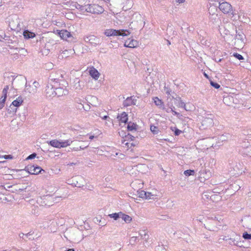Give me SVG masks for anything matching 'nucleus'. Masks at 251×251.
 <instances>
[{
    "label": "nucleus",
    "instance_id": "19",
    "mask_svg": "<svg viewBox=\"0 0 251 251\" xmlns=\"http://www.w3.org/2000/svg\"><path fill=\"white\" fill-rule=\"evenodd\" d=\"M37 90L36 88L32 87V85L25 84V92L27 94H34L36 93Z\"/></svg>",
    "mask_w": 251,
    "mask_h": 251
},
{
    "label": "nucleus",
    "instance_id": "57",
    "mask_svg": "<svg viewBox=\"0 0 251 251\" xmlns=\"http://www.w3.org/2000/svg\"><path fill=\"white\" fill-rule=\"evenodd\" d=\"M172 113L174 115L176 116L177 117H179L180 115L179 113L176 112V111H174L173 112H172Z\"/></svg>",
    "mask_w": 251,
    "mask_h": 251
},
{
    "label": "nucleus",
    "instance_id": "55",
    "mask_svg": "<svg viewBox=\"0 0 251 251\" xmlns=\"http://www.w3.org/2000/svg\"><path fill=\"white\" fill-rule=\"evenodd\" d=\"M39 83L37 81L33 82L32 86V87H35L37 89V87L39 86Z\"/></svg>",
    "mask_w": 251,
    "mask_h": 251
},
{
    "label": "nucleus",
    "instance_id": "8",
    "mask_svg": "<svg viewBox=\"0 0 251 251\" xmlns=\"http://www.w3.org/2000/svg\"><path fill=\"white\" fill-rule=\"evenodd\" d=\"M63 78V74L61 71L56 72H52L50 76V82L58 83L62 80Z\"/></svg>",
    "mask_w": 251,
    "mask_h": 251
},
{
    "label": "nucleus",
    "instance_id": "6",
    "mask_svg": "<svg viewBox=\"0 0 251 251\" xmlns=\"http://www.w3.org/2000/svg\"><path fill=\"white\" fill-rule=\"evenodd\" d=\"M9 26L13 30L18 31L21 29L19 19L17 16H14L9 18Z\"/></svg>",
    "mask_w": 251,
    "mask_h": 251
},
{
    "label": "nucleus",
    "instance_id": "12",
    "mask_svg": "<svg viewBox=\"0 0 251 251\" xmlns=\"http://www.w3.org/2000/svg\"><path fill=\"white\" fill-rule=\"evenodd\" d=\"M28 172L31 175H38L41 173L42 171L45 172L40 167L38 166L30 165L26 167Z\"/></svg>",
    "mask_w": 251,
    "mask_h": 251
},
{
    "label": "nucleus",
    "instance_id": "41",
    "mask_svg": "<svg viewBox=\"0 0 251 251\" xmlns=\"http://www.w3.org/2000/svg\"><path fill=\"white\" fill-rule=\"evenodd\" d=\"M237 241L235 239L229 238L228 241V243L231 245H237Z\"/></svg>",
    "mask_w": 251,
    "mask_h": 251
},
{
    "label": "nucleus",
    "instance_id": "29",
    "mask_svg": "<svg viewBox=\"0 0 251 251\" xmlns=\"http://www.w3.org/2000/svg\"><path fill=\"white\" fill-rule=\"evenodd\" d=\"M103 112H104V111H102V112L97 111L94 113V115L99 116L103 120H107V119H110V118L107 115H104L103 114Z\"/></svg>",
    "mask_w": 251,
    "mask_h": 251
},
{
    "label": "nucleus",
    "instance_id": "53",
    "mask_svg": "<svg viewBox=\"0 0 251 251\" xmlns=\"http://www.w3.org/2000/svg\"><path fill=\"white\" fill-rule=\"evenodd\" d=\"M6 98L7 97H6L5 96H2V97L0 99V103H1L2 104H4Z\"/></svg>",
    "mask_w": 251,
    "mask_h": 251
},
{
    "label": "nucleus",
    "instance_id": "39",
    "mask_svg": "<svg viewBox=\"0 0 251 251\" xmlns=\"http://www.w3.org/2000/svg\"><path fill=\"white\" fill-rule=\"evenodd\" d=\"M139 197L143 199H145L146 196L147 195L146 192L144 190H138L137 191Z\"/></svg>",
    "mask_w": 251,
    "mask_h": 251
},
{
    "label": "nucleus",
    "instance_id": "63",
    "mask_svg": "<svg viewBox=\"0 0 251 251\" xmlns=\"http://www.w3.org/2000/svg\"><path fill=\"white\" fill-rule=\"evenodd\" d=\"M4 104L0 103V109H2L4 107Z\"/></svg>",
    "mask_w": 251,
    "mask_h": 251
},
{
    "label": "nucleus",
    "instance_id": "52",
    "mask_svg": "<svg viewBox=\"0 0 251 251\" xmlns=\"http://www.w3.org/2000/svg\"><path fill=\"white\" fill-rule=\"evenodd\" d=\"M182 132V131L178 129V128H175V135H176V136H178Z\"/></svg>",
    "mask_w": 251,
    "mask_h": 251
},
{
    "label": "nucleus",
    "instance_id": "49",
    "mask_svg": "<svg viewBox=\"0 0 251 251\" xmlns=\"http://www.w3.org/2000/svg\"><path fill=\"white\" fill-rule=\"evenodd\" d=\"M210 84L216 89H218L220 87V85L218 83L213 81H210Z\"/></svg>",
    "mask_w": 251,
    "mask_h": 251
},
{
    "label": "nucleus",
    "instance_id": "22",
    "mask_svg": "<svg viewBox=\"0 0 251 251\" xmlns=\"http://www.w3.org/2000/svg\"><path fill=\"white\" fill-rule=\"evenodd\" d=\"M23 35L25 38L30 39L34 38L35 36V34L28 30H25L23 32Z\"/></svg>",
    "mask_w": 251,
    "mask_h": 251
},
{
    "label": "nucleus",
    "instance_id": "47",
    "mask_svg": "<svg viewBox=\"0 0 251 251\" xmlns=\"http://www.w3.org/2000/svg\"><path fill=\"white\" fill-rule=\"evenodd\" d=\"M9 90V86L8 85H6L4 89H3L2 90V96H5L6 97H7V92H8V90Z\"/></svg>",
    "mask_w": 251,
    "mask_h": 251
},
{
    "label": "nucleus",
    "instance_id": "38",
    "mask_svg": "<svg viewBox=\"0 0 251 251\" xmlns=\"http://www.w3.org/2000/svg\"><path fill=\"white\" fill-rule=\"evenodd\" d=\"M150 129L154 134H157L159 132L158 127L156 126L153 125L151 126Z\"/></svg>",
    "mask_w": 251,
    "mask_h": 251
},
{
    "label": "nucleus",
    "instance_id": "60",
    "mask_svg": "<svg viewBox=\"0 0 251 251\" xmlns=\"http://www.w3.org/2000/svg\"><path fill=\"white\" fill-rule=\"evenodd\" d=\"M170 108L171 110H172V111H171V112H173L174 110V109H175V106H174L173 105H172L171 106H170Z\"/></svg>",
    "mask_w": 251,
    "mask_h": 251
},
{
    "label": "nucleus",
    "instance_id": "42",
    "mask_svg": "<svg viewBox=\"0 0 251 251\" xmlns=\"http://www.w3.org/2000/svg\"><path fill=\"white\" fill-rule=\"evenodd\" d=\"M88 146H89L88 145H87L86 146H84V145L80 146L79 147L73 148L72 149V151H78V150H84V149L87 148L88 147Z\"/></svg>",
    "mask_w": 251,
    "mask_h": 251
},
{
    "label": "nucleus",
    "instance_id": "33",
    "mask_svg": "<svg viewBox=\"0 0 251 251\" xmlns=\"http://www.w3.org/2000/svg\"><path fill=\"white\" fill-rule=\"evenodd\" d=\"M139 235L143 239H144L145 240H147L149 238L148 233L145 230H140Z\"/></svg>",
    "mask_w": 251,
    "mask_h": 251
},
{
    "label": "nucleus",
    "instance_id": "35",
    "mask_svg": "<svg viewBox=\"0 0 251 251\" xmlns=\"http://www.w3.org/2000/svg\"><path fill=\"white\" fill-rule=\"evenodd\" d=\"M120 214H121V212L110 214L108 215V216L111 218L114 219L115 220H117L119 218H121Z\"/></svg>",
    "mask_w": 251,
    "mask_h": 251
},
{
    "label": "nucleus",
    "instance_id": "51",
    "mask_svg": "<svg viewBox=\"0 0 251 251\" xmlns=\"http://www.w3.org/2000/svg\"><path fill=\"white\" fill-rule=\"evenodd\" d=\"M36 153L34 152L32 154H31L30 155H29L26 158V160H30V159H32L33 158H34L36 156Z\"/></svg>",
    "mask_w": 251,
    "mask_h": 251
},
{
    "label": "nucleus",
    "instance_id": "40",
    "mask_svg": "<svg viewBox=\"0 0 251 251\" xmlns=\"http://www.w3.org/2000/svg\"><path fill=\"white\" fill-rule=\"evenodd\" d=\"M195 171L194 170H187L184 171V174L186 176H193L194 175Z\"/></svg>",
    "mask_w": 251,
    "mask_h": 251
},
{
    "label": "nucleus",
    "instance_id": "48",
    "mask_svg": "<svg viewBox=\"0 0 251 251\" xmlns=\"http://www.w3.org/2000/svg\"><path fill=\"white\" fill-rule=\"evenodd\" d=\"M146 194H147V195L146 196V197H145V199L150 200V199H153L154 195L151 194V193L146 192Z\"/></svg>",
    "mask_w": 251,
    "mask_h": 251
},
{
    "label": "nucleus",
    "instance_id": "44",
    "mask_svg": "<svg viewBox=\"0 0 251 251\" xmlns=\"http://www.w3.org/2000/svg\"><path fill=\"white\" fill-rule=\"evenodd\" d=\"M243 237L245 240H251V234H249L247 232H245L243 234Z\"/></svg>",
    "mask_w": 251,
    "mask_h": 251
},
{
    "label": "nucleus",
    "instance_id": "56",
    "mask_svg": "<svg viewBox=\"0 0 251 251\" xmlns=\"http://www.w3.org/2000/svg\"><path fill=\"white\" fill-rule=\"evenodd\" d=\"M137 239V237H136V236H133V237H132L131 238L130 241L131 242H136Z\"/></svg>",
    "mask_w": 251,
    "mask_h": 251
},
{
    "label": "nucleus",
    "instance_id": "24",
    "mask_svg": "<svg viewBox=\"0 0 251 251\" xmlns=\"http://www.w3.org/2000/svg\"><path fill=\"white\" fill-rule=\"evenodd\" d=\"M121 218L126 223H129L132 221V218L129 215L124 214L121 212L120 214Z\"/></svg>",
    "mask_w": 251,
    "mask_h": 251
},
{
    "label": "nucleus",
    "instance_id": "14",
    "mask_svg": "<svg viewBox=\"0 0 251 251\" xmlns=\"http://www.w3.org/2000/svg\"><path fill=\"white\" fill-rule=\"evenodd\" d=\"M55 94L57 97H62L63 96H66L68 94V91L66 88L63 87H58L55 86Z\"/></svg>",
    "mask_w": 251,
    "mask_h": 251
},
{
    "label": "nucleus",
    "instance_id": "15",
    "mask_svg": "<svg viewBox=\"0 0 251 251\" xmlns=\"http://www.w3.org/2000/svg\"><path fill=\"white\" fill-rule=\"evenodd\" d=\"M83 178L80 176H77L73 178V183L75 187L81 188L84 186L83 184Z\"/></svg>",
    "mask_w": 251,
    "mask_h": 251
},
{
    "label": "nucleus",
    "instance_id": "21",
    "mask_svg": "<svg viewBox=\"0 0 251 251\" xmlns=\"http://www.w3.org/2000/svg\"><path fill=\"white\" fill-rule=\"evenodd\" d=\"M90 75L94 79H98L100 76V73L95 68H93L89 71Z\"/></svg>",
    "mask_w": 251,
    "mask_h": 251
},
{
    "label": "nucleus",
    "instance_id": "37",
    "mask_svg": "<svg viewBox=\"0 0 251 251\" xmlns=\"http://www.w3.org/2000/svg\"><path fill=\"white\" fill-rule=\"evenodd\" d=\"M137 125L134 123H129L127 126V130L129 131H132L136 130Z\"/></svg>",
    "mask_w": 251,
    "mask_h": 251
},
{
    "label": "nucleus",
    "instance_id": "62",
    "mask_svg": "<svg viewBox=\"0 0 251 251\" xmlns=\"http://www.w3.org/2000/svg\"><path fill=\"white\" fill-rule=\"evenodd\" d=\"M95 137L94 135H90L89 138L90 140H93Z\"/></svg>",
    "mask_w": 251,
    "mask_h": 251
},
{
    "label": "nucleus",
    "instance_id": "3",
    "mask_svg": "<svg viewBox=\"0 0 251 251\" xmlns=\"http://www.w3.org/2000/svg\"><path fill=\"white\" fill-rule=\"evenodd\" d=\"M219 9L224 14L232 15L233 17L236 15L235 11L233 10L231 5L227 2H223L219 3Z\"/></svg>",
    "mask_w": 251,
    "mask_h": 251
},
{
    "label": "nucleus",
    "instance_id": "27",
    "mask_svg": "<svg viewBox=\"0 0 251 251\" xmlns=\"http://www.w3.org/2000/svg\"><path fill=\"white\" fill-rule=\"evenodd\" d=\"M229 135L228 134H223L219 136L218 138V143L221 144V143H223L225 141H226L228 139V136Z\"/></svg>",
    "mask_w": 251,
    "mask_h": 251
},
{
    "label": "nucleus",
    "instance_id": "54",
    "mask_svg": "<svg viewBox=\"0 0 251 251\" xmlns=\"http://www.w3.org/2000/svg\"><path fill=\"white\" fill-rule=\"evenodd\" d=\"M3 157L5 159H12L13 158V156L11 155H5L3 156Z\"/></svg>",
    "mask_w": 251,
    "mask_h": 251
},
{
    "label": "nucleus",
    "instance_id": "10",
    "mask_svg": "<svg viewBox=\"0 0 251 251\" xmlns=\"http://www.w3.org/2000/svg\"><path fill=\"white\" fill-rule=\"evenodd\" d=\"M236 34L235 37V45L238 44L240 47H243L245 43V35L241 31H236Z\"/></svg>",
    "mask_w": 251,
    "mask_h": 251
},
{
    "label": "nucleus",
    "instance_id": "26",
    "mask_svg": "<svg viewBox=\"0 0 251 251\" xmlns=\"http://www.w3.org/2000/svg\"><path fill=\"white\" fill-rule=\"evenodd\" d=\"M209 19L213 24L218 23L220 21V19L218 14H213L209 16Z\"/></svg>",
    "mask_w": 251,
    "mask_h": 251
},
{
    "label": "nucleus",
    "instance_id": "11",
    "mask_svg": "<svg viewBox=\"0 0 251 251\" xmlns=\"http://www.w3.org/2000/svg\"><path fill=\"white\" fill-rule=\"evenodd\" d=\"M56 32L62 39L71 41L74 38L71 33L66 30H57Z\"/></svg>",
    "mask_w": 251,
    "mask_h": 251
},
{
    "label": "nucleus",
    "instance_id": "23",
    "mask_svg": "<svg viewBox=\"0 0 251 251\" xmlns=\"http://www.w3.org/2000/svg\"><path fill=\"white\" fill-rule=\"evenodd\" d=\"M121 123H126L128 120L127 114L126 112H123L120 116H118L117 118H119Z\"/></svg>",
    "mask_w": 251,
    "mask_h": 251
},
{
    "label": "nucleus",
    "instance_id": "20",
    "mask_svg": "<svg viewBox=\"0 0 251 251\" xmlns=\"http://www.w3.org/2000/svg\"><path fill=\"white\" fill-rule=\"evenodd\" d=\"M154 102L155 104L159 108L161 109H165V107L164 106L163 102L161 100L159 99L157 97H155L153 99Z\"/></svg>",
    "mask_w": 251,
    "mask_h": 251
},
{
    "label": "nucleus",
    "instance_id": "36",
    "mask_svg": "<svg viewBox=\"0 0 251 251\" xmlns=\"http://www.w3.org/2000/svg\"><path fill=\"white\" fill-rule=\"evenodd\" d=\"M219 31L220 33L222 35L223 34L225 35H228L230 34V32L228 30L226 29L224 27H220L219 26Z\"/></svg>",
    "mask_w": 251,
    "mask_h": 251
},
{
    "label": "nucleus",
    "instance_id": "43",
    "mask_svg": "<svg viewBox=\"0 0 251 251\" xmlns=\"http://www.w3.org/2000/svg\"><path fill=\"white\" fill-rule=\"evenodd\" d=\"M88 146H89L88 145H87L86 146H84V145L80 146L79 147L73 148L72 149V151H78V150H84V149L87 148L88 147Z\"/></svg>",
    "mask_w": 251,
    "mask_h": 251
},
{
    "label": "nucleus",
    "instance_id": "25",
    "mask_svg": "<svg viewBox=\"0 0 251 251\" xmlns=\"http://www.w3.org/2000/svg\"><path fill=\"white\" fill-rule=\"evenodd\" d=\"M75 7L78 10H79L80 12L84 13L85 12H87L86 9V4L84 5H80L78 3H75L74 5Z\"/></svg>",
    "mask_w": 251,
    "mask_h": 251
},
{
    "label": "nucleus",
    "instance_id": "9",
    "mask_svg": "<svg viewBox=\"0 0 251 251\" xmlns=\"http://www.w3.org/2000/svg\"><path fill=\"white\" fill-rule=\"evenodd\" d=\"M55 86H53V84L49 82L45 88V94L47 98H52L56 96L55 94Z\"/></svg>",
    "mask_w": 251,
    "mask_h": 251
},
{
    "label": "nucleus",
    "instance_id": "13",
    "mask_svg": "<svg viewBox=\"0 0 251 251\" xmlns=\"http://www.w3.org/2000/svg\"><path fill=\"white\" fill-rule=\"evenodd\" d=\"M137 101V99L135 98V97L134 96L127 97L126 100H125L123 103V105L124 107H128L131 105H134L136 104Z\"/></svg>",
    "mask_w": 251,
    "mask_h": 251
},
{
    "label": "nucleus",
    "instance_id": "2",
    "mask_svg": "<svg viewBox=\"0 0 251 251\" xmlns=\"http://www.w3.org/2000/svg\"><path fill=\"white\" fill-rule=\"evenodd\" d=\"M36 202L40 206H50L53 205V198L50 195L43 196L37 198Z\"/></svg>",
    "mask_w": 251,
    "mask_h": 251
},
{
    "label": "nucleus",
    "instance_id": "16",
    "mask_svg": "<svg viewBox=\"0 0 251 251\" xmlns=\"http://www.w3.org/2000/svg\"><path fill=\"white\" fill-rule=\"evenodd\" d=\"M211 176V173L209 171L205 169H202L199 172V177L203 180H206L209 178Z\"/></svg>",
    "mask_w": 251,
    "mask_h": 251
},
{
    "label": "nucleus",
    "instance_id": "32",
    "mask_svg": "<svg viewBox=\"0 0 251 251\" xmlns=\"http://www.w3.org/2000/svg\"><path fill=\"white\" fill-rule=\"evenodd\" d=\"M22 102L23 100H22V98L18 97L16 100H14L12 102V104L15 107H18L22 104Z\"/></svg>",
    "mask_w": 251,
    "mask_h": 251
},
{
    "label": "nucleus",
    "instance_id": "45",
    "mask_svg": "<svg viewBox=\"0 0 251 251\" xmlns=\"http://www.w3.org/2000/svg\"><path fill=\"white\" fill-rule=\"evenodd\" d=\"M233 56L234 57H235L236 58H237L238 60H244V59L243 56L242 55H241V54H239V53H238L237 52L234 53L233 54Z\"/></svg>",
    "mask_w": 251,
    "mask_h": 251
},
{
    "label": "nucleus",
    "instance_id": "34",
    "mask_svg": "<svg viewBox=\"0 0 251 251\" xmlns=\"http://www.w3.org/2000/svg\"><path fill=\"white\" fill-rule=\"evenodd\" d=\"M72 142L73 141L70 140H67L65 141H60V148L69 146L72 143Z\"/></svg>",
    "mask_w": 251,
    "mask_h": 251
},
{
    "label": "nucleus",
    "instance_id": "1",
    "mask_svg": "<svg viewBox=\"0 0 251 251\" xmlns=\"http://www.w3.org/2000/svg\"><path fill=\"white\" fill-rule=\"evenodd\" d=\"M130 34V31L127 29L116 30L114 29H108L105 30L104 34L108 37L111 36H126Z\"/></svg>",
    "mask_w": 251,
    "mask_h": 251
},
{
    "label": "nucleus",
    "instance_id": "17",
    "mask_svg": "<svg viewBox=\"0 0 251 251\" xmlns=\"http://www.w3.org/2000/svg\"><path fill=\"white\" fill-rule=\"evenodd\" d=\"M172 98L176 100L175 104L177 107H182L185 110H188L186 107L185 103L181 100L180 97H178L175 98L174 96H172Z\"/></svg>",
    "mask_w": 251,
    "mask_h": 251
},
{
    "label": "nucleus",
    "instance_id": "61",
    "mask_svg": "<svg viewBox=\"0 0 251 251\" xmlns=\"http://www.w3.org/2000/svg\"><path fill=\"white\" fill-rule=\"evenodd\" d=\"M185 0H177V2L179 3H183L184 1H185Z\"/></svg>",
    "mask_w": 251,
    "mask_h": 251
},
{
    "label": "nucleus",
    "instance_id": "4",
    "mask_svg": "<svg viewBox=\"0 0 251 251\" xmlns=\"http://www.w3.org/2000/svg\"><path fill=\"white\" fill-rule=\"evenodd\" d=\"M214 125L213 116L212 115L208 116V117H204L202 118L201 122V125L200 126V128L201 130L206 129L212 127Z\"/></svg>",
    "mask_w": 251,
    "mask_h": 251
},
{
    "label": "nucleus",
    "instance_id": "46",
    "mask_svg": "<svg viewBox=\"0 0 251 251\" xmlns=\"http://www.w3.org/2000/svg\"><path fill=\"white\" fill-rule=\"evenodd\" d=\"M156 251H166V249L163 245H158L155 247Z\"/></svg>",
    "mask_w": 251,
    "mask_h": 251
},
{
    "label": "nucleus",
    "instance_id": "28",
    "mask_svg": "<svg viewBox=\"0 0 251 251\" xmlns=\"http://www.w3.org/2000/svg\"><path fill=\"white\" fill-rule=\"evenodd\" d=\"M49 144L52 147L57 148H60V141H59L57 140H51Z\"/></svg>",
    "mask_w": 251,
    "mask_h": 251
},
{
    "label": "nucleus",
    "instance_id": "58",
    "mask_svg": "<svg viewBox=\"0 0 251 251\" xmlns=\"http://www.w3.org/2000/svg\"><path fill=\"white\" fill-rule=\"evenodd\" d=\"M163 110H165L167 113L171 112V111H172V110L171 109L170 107L167 108L165 107V109Z\"/></svg>",
    "mask_w": 251,
    "mask_h": 251
},
{
    "label": "nucleus",
    "instance_id": "18",
    "mask_svg": "<svg viewBox=\"0 0 251 251\" xmlns=\"http://www.w3.org/2000/svg\"><path fill=\"white\" fill-rule=\"evenodd\" d=\"M138 43L136 40L132 39L131 40H126L124 44L125 47L133 48L137 46Z\"/></svg>",
    "mask_w": 251,
    "mask_h": 251
},
{
    "label": "nucleus",
    "instance_id": "5",
    "mask_svg": "<svg viewBox=\"0 0 251 251\" xmlns=\"http://www.w3.org/2000/svg\"><path fill=\"white\" fill-rule=\"evenodd\" d=\"M86 10H87V12L94 14H100L104 11V9L102 6L96 4H86Z\"/></svg>",
    "mask_w": 251,
    "mask_h": 251
},
{
    "label": "nucleus",
    "instance_id": "64",
    "mask_svg": "<svg viewBox=\"0 0 251 251\" xmlns=\"http://www.w3.org/2000/svg\"><path fill=\"white\" fill-rule=\"evenodd\" d=\"M75 251L74 249H70L67 251Z\"/></svg>",
    "mask_w": 251,
    "mask_h": 251
},
{
    "label": "nucleus",
    "instance_id": "50",
    "mask_svg": "<svg viewBox=\"0 0 251 251\" xmlns=\"http://www.w3.org/2000/svg\"><path fill=\"white\" fill-rule=\"evenodd\" d=\"M165 93L168 95V96H171L172 95V90L168 88H165Z\"/></svg>",
    "mask_w": 251,
    "mask_h": 251
},
{
    "label": "nucleus",
    "instance_id": "31",
    "mask_svg": "<svg viewBox=\"0 0 251 251\" xmlns=\"http://www.w3.org/2000/svg\"><path fill=\"white\" fill-rule=\"evenodd\" d=\"M33 234V233L31 232V231L30 232H29L28 233H27V234H25L24 233L21 232V233H20L19 234V236L22 238L23 240H24L25 241H26V239L27 238H29V239H30V238H29V236L30 235H32Z\"/></svg>",
    "mask_w": 251,
    "mask_h": 251
},
{
    "label": "nucleus",
    "instance_id": "7",
    "mask_svg": "<svg viewBox=\"0 0 251 251\" xmlns=\"http://www.w3.org/2000/svg\"><path fill=\"white\" fill-rule=\"evenodd\" d=\"M83 40L86 43H89L94 47L100 44V39L93 35H86L84 36Z\"/></svg>",
    "mask_w": 251,
    "mask_h": 251
},
{
    "label": "nucleus",
    "instance_id": "30",
    "mask_svg": "<svg viewBox=\"0 0 251 251\" xmlns=\"http://www.w3.org/2000/svg\"><path fill=\"white\" fill-rule=\"evenodd\" d=\"M217 11L218 9L217 7L214 5H210L208 8V12L210 15L217 14Z\"/></svg>",
    "mask_w": 251,
    "mask_h": 251
},
{
    "label": "nucleus",
    "instance_id": "59",
    "mask_svg": "<svg viewBox=\"0 0 251 251\" xmlns=\"http://www.w3.org/2000/svg\"><path fill=\"white\" fill-rule=\"evenodd\" d=\"M223 240H225L227 242H228V239H229V238H227V237L226 236H224L223 238H222Z\"/></svg>",
    "mask_w": 251,
    "mask_h": 251
}]
</instances>
